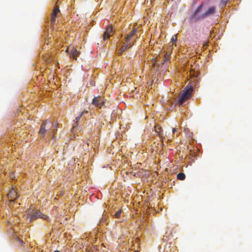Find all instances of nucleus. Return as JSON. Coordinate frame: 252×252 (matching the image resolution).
Returning a JSON list of instances; mask_svg holds the SVG:
<instances>
[{"label":"nucleus","instance_id":"9d476101","mask_svg":"<svg viewBox=\"0 0 252 252\" xmlns=\"http://www.w3.org/2000/svg\"><path fill=\"white\" fill-rule=\"evenodd\" d=\"M7 195L8 197L11 199V201L16 199L19 195L17 190L13 188L9 191Z\"/></svg>","mask_w":252,"mask_h":252},{"label":"nucleus","instance_id":"0eeeda50","mask_svg":"<svg viewBox=\"0 0 252 252\" xmlns=\"http://www.w3.org/2000/svg\"><path fill=\"white\" fill-rule=\"evenodd\" d=\"M104 103V98L100 96L94 97L92 101V104L99 108H101Z\"/></svg>","mask_w":252,"mask_h":252},{"label":"nucleus","instance_id":"1a4fd4ad","mask_svg":"<svg viewBox=\"0 0 252 252\" xmlns=\"http://www.w3.org/2000/svg\"><path fill=\"white\" fill-rule=\"evenodd\" d=\"M60 12V9L59 7L56 6L53 11L52 14L51 18V25L53 26L56 21V17H57V14Z\"/></svg>","mask_w":252,"mask_h":252},{"label":"nucleus","instance_id":"f8f14e48","mask_svg":"<svg viewBox=\"0 0 252 252\" xmlns=\"http://www.w3.org/2000/svg\"><path fill=\"white\" fill-rule=\"evenodd\" d=\"M87 114L88 113V111H83L81 114L80 115H79L78 116H77L76 118V123L74 124V125L73 126V128H75L76 127H77L78 125V121L80 119L81 117L84 114Z\"/></svg>","mask_w":252,"mask_h":252},{"label":"nucleus","instance_id":"ddd939ff","mask_svg":"<svg viewBox=\"0 0 252 252\" xmlns=\"http://www.w3.org/2000/svg\"><path fill=\"white\" fill-rule=\"evenodd\" d=\"M186 178V175L184 173H179L177 174V179L180 180H184Z\"/></svg>","mask_w":252,"mask_h":252},{"label":"nucleus","instance_id":"7ed1b4c3","mask_svg":"<svg viewBox=\"0 0 252 252\" xmlns=\"http://www.w3.org/2000/svg\"><path fill=\"white\" fill-rule=\"evenodd\" d=\"M137 29H134L129 34L125 37V42L120 49V54L125 51L127 48H130L135 42L134 36L136 35Z\"/></svg>","mask_w":252,"mask_h":252},{"label":"nucleus","instance_id":"f257e3e1","mask_svg":"<svg viewBox=\"0 0 252 252\" xmlns=\"http://www.w3.org/2000/svg\"><path fill=\"white\" fill-rule=\"evenodd\" d=\"M58 124H54L49 120L42 121L40 126L38 133L41 137H43L46 132L52 138L54 137V134L57 130Z\"/></svg>","mask_w":252,"mask_h":252},{"label":"nucleus","instance_id":"a211bd4d","mask_svg":"<svg viewBox=\"0 0 252 252\" xmlns=\"http://www.w3.org/2000/svg\"><path fill=\"white\" fill-rule=\"evenodd\" d=\"M177 131V128H173L172 129V132L173 133H175V132H176Z\"/></svg>","mask_w":252,"mask_h":252},{"label":"nucleus","instance_id":"9b49d317","mask_svg":"<svg viewBox=\"0 0 252 252\" xmlns=\"http://www.w3.org/2000/svg\"><path fill=\"white\" fill-rule=\"evenodd\" d=\"M155 130L156 132L158 133V134L159 135V136L162 139V140L163 138V133L162 131V129L161 127L156 126H155ZM162 142H163V141L162 140Z\"/></svg>","mask_w":252,"mask_h":252},{"label":"nucleus","instance_id":"20e7f679","mask_svg":"<svg viewBox=\"0 0 252 252\" xmlns=\"http://www.w3.org/2000/svg\"><path fill=\"white\" fill-rule=\"evenodd\" d=\"M192 91V87L188 85L184 89L179 93L178 95V103L180 105H182L189 98L191 95Z\"/></svg>","mask_w":252,"mask_h":252},{"label":"nucleus","instance_id":"39448f33","mask_svg":"<svg viewBox=\"0 0 252 252\" xmlns=\"http://www.w3.org/2000/svg\"><path fill=\"white\" fill-rule=\"evenodd\" d=\"M28 217L30 219V221L35 220L38 218H41L45 220H48L49 217L42 213L37 209L29 210L28 213Z\"/></svg>","mask_w":252,"mask_h":252},{"label":"nucleus","instance_id":"f03ea898","mask_svg":"<svg viewBox=\"0 0 252 252\" xmlns=\"http://www.w3.org/2000/svg\"><path fill=\"white\" fill-rule=\"evenodd\" d=\"M203 7V5H199L194 12L193 14L191 17V19L194 21H197L200 19L211 16L214 14L216 11L215 7L212 6L210 7L205 12L202 14H200L199 13L201 11Z\"/></svg>","mask_w":252,"mask_h":252},{"label":"nucleus","instance_id":"f3484780","mask_svg":"<svg viewBox=\"0 0 252 252\" xmlns=\"http://www.w3.org/2000/svg\"><path fill=\"white\" fill-rule=\"evenodd\" d=\"M169 60V57L168 56H167V54H165L164 55V62H166V61H167L168 60Z\"/></svg>","mask_w":252,"mask_h":252},{"label":"nucleus","instance_id":"2eb2a0df","mask_svg":"<svg viewBox=\"0 0 252 252\" xmlns=\"http://www.w3.org/2000/svg\"><path fill=\"white\" fill-rule=\"evenodd\" d=\"M121 213H122V210H119V211H117L115 215H114V216L116 218H120L121 215Z\"/></svg>","mask_w":252,"mask_h":252},{"label":"nucleus","instance_id":"4468645a","mask_svg":"<svg viewBox=\"0 0 252 252\" xmlns=\"http://www.w3.org/2000/svg\"><path fill=\"white\" fill-rule=\"evenodd\" d=\"M229 1V0H221L220 4L222 7L225 6Z\"/></svg>","mask_w":252,"mask_h":252},{"label":"nucleus","instance_id":"6e6552de","mask_svg":"<svg viewBox=\"0 0 252 252\" xmlns=\"http://www.w3.org/2000/svg\"><path fill=\"white\" fill-rule=\"evenodd\" d=\"M114 33V31L111 26H108L105 32L103 33V40L105 41L106 39L109 38Z\"/></svg>","mask_w":252,"mask_h":252},{"label":"nucleus","instance_id":"6ab92c4d","mask_svg":"<svg viewBox=\"0 0 252 252\" xmlns=\"http://www.w3.org/2000/svg\"><path fill=\"white\" fill-rule=\"evenodd\" d=\"M54 252H60V251H55Z\"/></svg>","mask_w":252,"mask_h":252},{"label":"nucleus","instance_id":"dca6fc26","mask_svg":"<svg viewBox=\"0 0 252 252\" xmlns=\"http://www.w3.org/2000/svg\"><path fill=\"white\" fill-rule=\"evenodd\" d=\"M171 40L173 42H176L177 40V35H175L174 36H173Z\"/></svg>","mask_w":252,"mask_h":252},{"label":"nucleus","instance_id":"423d86ee","mask_svg":"<svg viewBox=\"0 0 252 252\" xmlns=\"http://www.w3.org/2000/svg\"><path fill=\"white\" fill-rule=\"evenodd\" d=\"M66 52L69 53V57L71 58L73 60H77V57L80 54V52L77 51L75 47H68V48L66 50Z\"/></svg>","mask_w":252,"mask_h":252}]
</instances>
